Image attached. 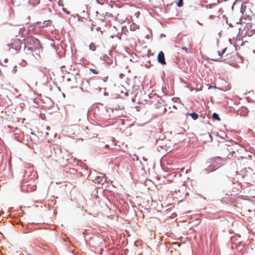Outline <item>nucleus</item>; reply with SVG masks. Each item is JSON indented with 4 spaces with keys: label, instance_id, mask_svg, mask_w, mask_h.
Here are the masks:
<instances>
[{
    "label": "nucleus",
    "instance_id": "obj_1",
    "mask_svg": "<svg viewBox=\"0 0 255 255\" xmlns=\"http://www.w3.org/2000/svg\"><path fill=\"white\" fill-rule=\"evenodd\" d=\"M41 47L39 40L33 36H28L25 39L24 50L32 52L33 49H39Z\"/></svg>",
    "mask_w": 255,
    "mask_h": 255
},
{
    "label": "nucleus",
    "instance_id": "obj_2",
    "mask_svg": "<svg viewBox=\"0 0 255 255\" xmlns=\"http://www.w3.org/2000/svg\"><path fill=\"white\" fill-rule=\"evenodd\" d=\"M218 55L223 58V61L227 63H232L235 61V54L229 53L227 51V48H224L221 51H218Z\"/></svg>",
    "mask_w": 255,
    "mask_h": 255
},
{
    "label": "nucleus",
    "instance_id": "obj_3",
    "mask_svg": "<svg viewBox=\"0 0 255 255\" xmlns=\"http://www.w3.org/2000/svg\"><path fill=\"white\" fill-rule=\"evenodd\" d=\"M25 137L27 141L26 144L29 146L33 145V144H36L39 142L38 136L33 132H31L30 135H26Z\"/></svg>",
    "mask_w": 255,
    "mask_h": 255
},
{
    "label": "nucleus",
    "instance_id": "obj_4",
    "mask_svg": "<svg viewBox=\"0 0 255 255\" xmlns=\"http://www.w3.org/2000/svg\"><path fill=\"white\" fill-rule=\"evenodd\" d=\"M21 45V41L19 39H16L9 45V46L10 47V48H12L18 51L20 49Z\"/></svg>",
    "mask_w": 255,
    "mask_h": 255
},
{
    "label": "nucleus",
    "instance_id": "obj_5",
    "mask_svg": "<svg viewBox=\"0 0 255 255\" xmlns=\"http://www.w3.org/2000/svg\"><path fill=\"white\" fill-rule=\"evenodd\" d=\"M222 161V159L219 156H216L213 158H211L209 159V162L210 163H212L213 164H215L216 163L218 164V167H217V168H219L221 166V163L220 162Z\"/></svg>",
    "mask_w": 255,
    "mask_h": 255
},
{
    "label": "nucleus",
    "instance_id": "obj_6",
    "mask_svg": "<svg viewBox=\"0 0 255 255\" xmlns=\"http://www.w3.org/2000/svg\"><path fill=\"white\" fill-rule=\"evenodd\" d=\"M41 24V23L40 21H38L35 23V25H39V27L44 28L45 27L51 25L52 24V21L51 20H45L43 22L42 25H40Z\"/></svg>",
    "mask_w": 255,
    "mask_h": 255
},
{
    "label": "nucleus",
    "instance_id": "obj_7",
    "mask_svg": "<svg viewBox=\"0 0 255 255\" xmlns=\"http://www.w3.org/2000/svg\"><path fill=\"white\" fill-rule=\"evenodd\" d=\"M157 61L159 63L161 64H165L166 62L165 60L164 54V53L161 51L158 53L157 56Z\"/></svg>",
    "mask_w": 255,
    "mask_h": 255
},
{
    "label": "nucleus",
    "instance_id": "obj_8",
    "mask_svg": "<svg viewBox=\"0 0 255 255\" xmlns=\"http://www.w3.org/2000/svg\"><path fill=\"white\" fill-rule=\"evenodd\" d=\"M208 11H211V14L217 13V15H219V9L217 7H213L210 8Z\"/></svg>",
    "mask_w": 255,
    "mask_h": 255
},
{
    "label": "nucleus",
    "instance_id": "obj_9",
    "mask_svg": "<svg viewBox=\"0 0 255 255\" xmlns=\"http://www.w3.org/2000/svg\"><path fill=\"white\" fill-rule=\"evenodd\" d=\"M207 15L210 18H214L216 17H219V15H217V13L211 14V11H208Z\"/></svg>",
    "mask_w": 255,
    "mask_h": 255
},
{
    "label": "nucleus",
    "instance_id": "obj_10",
    "mask_svg": "<svg viewBox=\"0 0 255 255\" xmlns=\"http://www.w3.org/2000/svg\"><path fill=\"white\" fill-rule=\"evenodd\" d=\"M189 115L192 117V118L194 120H197L199 117L198 115L197 114H196V113H190V114H189Z\"/></svg>",
    "mask_w": 255,
    "mask_h": 255
},
{
    "label": "nucleus",
    "instance_id": "obj_11",
    "mask_svg": "<svg viewBox=\"0 0 255 255\" xmlns=\"http://www.w3.org/2000/svg\"><path fill=\"white\" fill-rule=\"evenodd\" d=\"M26 32V29L24 27H21L19 28V33L21 34L22 36H24Z\"/></svg>",
    "mask_w": 255,
    "mask_h": 255
},
{
    "label": "nucleus",
    "instance_id": "obj_12",
    "mask_svg": "<svg viewBox=\"0 0 255 255\" xmlns=\"http://www.w3.org/2000/svg\"><path fill=\"white\" fill-rule=\"evenodd\" d=\"M249 170H250V168H249ZM252 172L251 170H250L249 172H248V173H247L246 174H245L244 176V177H246L247 178V180L250 179L251 178H252Z\"/></svg>",
    "mask_w": 255,
    "mask_h": 255
},
{
    "label": "nucleus",
    "instance_id": "obj_13",
    "mask_svg": "<svg viewBox=\"0 0 255 255\" xmlns=\"http://www.w3.org/2000/svg\"><path fill=\"white\" fill-rule=\"evenodd\" d=\"M213 118L217 121H220L221 120L218 114L216 113H214L212 115Z\"/></svg>",
    "mask_w": 255,
    "mask_h": 255
},
{
    "label": "nucleus",
    "instance_id": "obj_14",
    "mask_svg": "<svg viewBox=\"0 0 255 255\" xmlns=\"http://www.w3.org/2000/svg\"><path fill=\"white\" fill-rule=\"evenodd\" d=\"M89 48L92 51H95L96 49V45L94 43H91L90 44Z\"/></svg>",
    "mask_w": 255,
    "mask_h": 255
},
{
    "label": "nucleus",
    "instance_id": "obj_15",
    "mask_svg": "<svg viewBox=\"0 0 255 255\" xmlns=\"http://www.w3.org/2000/svg\"><path fill=\"white\" fill-rule=\"evenodd\" d=\"M183 5V0H178V2L177 3V5L178 7H181Z\"/></svg>",
    "mask_w": 255,
    "mask_h": 255
},
{
    "label": "nucleus",
    "instance_id": "obj_16",
    "mask_svg": "<svg viewBox=\"0 0 255 255\" xmlns=\"http://www.w3.org/2000/svg\"><path fill=\"white\" fill-rule=\"evenodd\" d=\"M90 71H91L93 73H94L95 74H98L99 73L98 70H97L96 69H92V68H91L90 69Z\"/></svg>",
    "mask_w": 255,
    "mask_h": 255
},
{
    "label": "nucleus",
    "instance_id": "obj_17",
    "mask_svg": "<svg viewBox=\"0 0 255 255\" xmlns=\"http://www.w3.org/2000/svg\"><path fill=\"white\" fill-rule=\"evenodd\" d=\"M181 49L185 51L186 53H189L190 52L189 49L186 47H182Z\"/></svg>",
    "mask_w": 255,
    "mask_h": 255
},
{
    "label": "nucleus",
    "instance_id": "obj_18",
    "mask_svg": "<svg viewBox=\"0 0 255 255\" xmlns=\"http://www.w3.org/2000/svg\"><path fill=\"white\" fill-rule=\"evenodd\" d=\"M105 17H113V15L112 13H109V12H106V14H105Z\"/></svg>",
    "mask_w": 255,
    "mask_h": 255
},
{
    "label": "nucleus",
    "instance_id": "obj_19",
    "mask_svg": "<svg viewBox=\"0 0 255 255\" xmlns=\"http://www.w3.org/2000/svg\"><path fill=\"white\" fill-rule=\"evenodd\" d=\"M254 44L255 45V38L254 39Z\"/></svg>",
    "mask_w": 255,
    "mask_h": 255
},
{
    "label": "nucleus",
    "instance_id": "obj_20",
    "mask_svg": "<svg viewBox=\"0 0 255 255\" xmlns=\"http://www.w3.org/2000/svg\"><path fill=\"white\" fill-rule=\"evenodd\" d=\"M18 0H14V2H16L17 1H18Z\"/></svg>",
    "mask_w": 255,
    "mask_h": 255
},
{
    "label": "nucleus",
    "instance_id": "obj_21",
    "mask_svg": "<svg viewBox=\"0 0 255 255\" xmlns=\"http://www.w3.org/2000/svg\"><path fill=\"white\" fill-rule=\"evenodd\" d=\"M63 10L66 12V9L65 8H63Z\"/></svg>",
    "mask_w": 255,
    "mask_h": 255
}]
</instances>
